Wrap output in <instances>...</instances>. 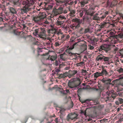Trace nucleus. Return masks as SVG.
Returning a JSON list of instances; mask_svg holds the SVG:
<instances>
[{"label": "nucleus", "mask_w": 123, "mask_h": 123, "mask_svg": "<svg viewBox=\"0 0 123 123\" xmlns=\"http://www.w3.org/2000/svg\"><path fill=\"white\" fill-rule=\"evenodd\" d=\"M81 4V6L82 7H83L84 6L85 4L87 3V1H86L84 0H82L80 2Z\"/></svg>", "instance_id": "24"}, {"label": "nucleus", "mask_w": 123, "mask_h": 123, "mask_svg": "<svg viewBox=\"0 0 123 123\" xmlns=\"http://www.w3.org/2000/svg\"><path fill=\"white\" fill-rule=\"evenodd\" d=\"M81 81L80 79L78 78H74L72 79L68 83V86L70 88L76 87L78 86L80 87V85Z\"/></svg>", "instance_id": "2"}, {"label": "nucleus", "mask_w": 123, "mask_h": 123, "mask_svg": "<svg viewBox=\"0 0 123 123\" xmlns=\"http://www.w3.org/2000/svg\"><path fill=\"white\" fill-rule=\"evenodd\" d=\"M10 10L11 12L13 13H15L16 12L15 9L11 7L10 8Z\"/></svg>", "instance_id": "29"}, {"label": "nucleus", "mask_w": 123, "mask_h": 123, "mask_svg": "<svg viewBox=\"0 0 123 123\" xmlns=\"http://www.w3.org/2000/svg\"><path fill=\"white\" fill-rule=\"evenodd\" d=\"M118 37L120 38L123 40V33H120L118 35Z\"/></svg>", "instance_id": "44"}, {"label": "nucleus", "mask_w": 123, "mask_h": 123, "mask_svg": "<svg viewBox=\"0 0 123 123\" xmlns=\"http://www.w3.org/2000/svg\"><path fill=\"white\" fill-rule=\"evenodd\" d=\"M88 46L89 47V49H93L94 48L93 46H92L90 44Z\"/></svg>", "instance_id": "51"}, {"label": "nucleus", "mask_w": 123, "mask_h": 123, "mask_svg": "<svg viewBox=\"0 0 123 123\" xmlns=\"http://www.w3.org/2000/svg\"><path fill=\"white\" fill-rule=\"evenodd\" d=\"M117 71L120 73L123 72V68H118Z\"/></svg>", "instance_id": "38"}, {"label": "nucleus", "mask_w": 123, "mask_h": 123, "mask_svg": "<svg viewBox=\"0 0 123 123\" xmlns=\"http://www.w3.org/2000/svg\"><path fill=\"white\" fill-rule=\"evenodd\" d=\"M100 59V55H99L96 59V61H98Z\"/></svg>", "instance_id": "54"}, {"label": "nucleus", "mask_w": 123, "mask_h": 123, "mask_svg": "<svg viewBox=\"0 0 123 123\" xmlns=\"http://www.w3.org/2000/svg\"><path fill=\"white\" fill-rule=\"evenodd\" d=\"M95 111L97 112L100 111V105L98 104L93 107Z\"/></svg>", "instance_id": "15"}, {"label": "nucleus", "mask_w": 123, "mask_h": 123, "mask_svg": "<svg viewBox=\"0 0 123 123\" xmlns=\"http://www.w3.org/2000/svg\"><path fill=\"white\" fill-rule=\"evenodd\" d=\"M101 3L103 6L107 7L108 6V0H105V1L102 2Z\"/></svg>", "instance_id": "14"}, {"label": "nucleus", "mask_w": 123, "mask_h": 123, "mask_svg": "<svg viewBox=\"0 0 123 123\" xmlns=\"http://www.w3.org/2000/svg\"><path fill=\"white\" fill-rule=\"evenodd\" d=\"M33 20L36 23H38L39 22L42 21V20L38 16H36L34 17L33 18Z\"/></svg>", "instance_id": "10"}, {"label": "nucleus", "mask_w": 123, "mask_h": 123, "mask_svg": "<svg viewBox=\"0 0 123 123\" xmlns=\"http://www.w3.org/2000/svg\"><path fill=\"white\" fill-rule=\"evenodd\" d=\"M94 14V12L93 11H91V12L88 11V12L87 14L88 15H89L92 16Z\"/></svg>", "instance_id": "43"}, {"label": "nucleus", "mask_w": 123, "mask_h": 123, "mask_svg": "<svg viewBox=\"0 0 123 123\" xmlns=\"http://www.w3.org/2000/svg\"><path fill=\"white\" fill-rule=\"evenodd\" d=\"M107 74V72L106 70L103 69L101 72L100 73V76H103V75H105L106 76V74Z\"/></svg>", "instance_id": "23"}, {"label": "nucleus", "mask_w": 123, "mask_h": 123, "mask_svg": "<svg viewBox=\"0 0 123 123\" xmlns=\"http://www.w3.org/2000/svg\"><path fill=\"white\" fill-rule=\"evenodd\" d=\"M46 1H47L48 3H49V2H52L54 0H45Z\"/></svg>", "instance_id": "64"}, {"label": "nucleus", "mask_w": 123, "mask_h": 123, "mask_svg": "<svg viewBox=\"0 0 123 123\" xmlns=\"http://www.w3.org/2000/svg\"><path fill=\"white\" fill-rule=\"evenodd\" d=\"M107 23L105 22H103L100 23V28H103L105 26Z\"/></svg>", "instance_id": "35"}, {"label": "nucleus", "mask_w": 123, "mask_h": 123, "mask_svg": "<svg viewBox=\"0 0 123 123\" xmlns=\"http://www.w3.org/2000/svg\"><path fill=\"white\" fill-rule=\"evenodd\" d=\"M74 48V46L73 45L71 46H70L69 48L68 49H69L71 50Z\"/></svg>", "instance_id": "58"}, {"label": "nucleus", "mask_w": 123, "mask_h": 123, "mask_svg": "<svg viewBox=\"0 0 123 123\" xmlns=\"http://www.w3.org/2000/svg\"><path fill=\"white\" fill-rule=\"evenodd\" d=\"M102 81L103 82L106 84H110L111 81V80L110 79L106 80H102Z\"/></svg>", "instance_id": "27"}, {"label": "nucleus", "mask_w": 123, "mask_h": 123, "mask_svg": "<svg viewBox=\"0 0 123 123\" xmlns=\"http://www.w3.org/2000/svg\"><path fill=\"white\" fill-rule=\"evenodd\" d=\"M48 116L49 117V118H51V119L49 121H48L49 119L48 118H47L46 119L47 120V123H51L52 121H53V120L51 119V118L53 117H55V114H54L53 116L51 115H48Z\"/></svg>", "instance_id": "16"}, {"label": "nucleus", "mask_w": 123, "mask_h": 123, "mask_svg": "<svg viewBox=\"0 0 123 123\" xmlns=\"http://www.w3.org/2000/svg\"><path fill=\"white\" fill-rule=\"evenodd\" d=\"M123 121V117L121 118L118 120V121L120 122H122Z\"/></svg>", "instance_id": "60"}, {"label": "nucleus", "mask_w": 123, "mask_h": 123, "mask_svg": "<svg viewBox=\"0 0 123 123\" xmlns=\"http://www.w3.org/2000/svg\"><path fill=\"white\" fill-rule=\"evenodd\" d=\"M28 1L29 6L30 8H31V6L35 2V0H28Z\"/></svg>", "instance_id": "17"}, {"label": "nucleus", "mask_w": 123, "mask_h": 123, "mask_svg": "<svg viewBox=\"0 0 123 123\" xmlns=\"http://www.w3.org/2000/svg\"><path fill=\"white\" fill-rule=\"evenodd\" d=\"M65 35H63L61 36V39L62 40H64L65 38Z\"/></svg>", "instance_id": "53"}, {"label": "nucleus", "mask_w": 123, "mask_h": 123, "mask_svg": "<svg viewBox=\"0 0 123 123\" xmlns=\"http://www.w3.org/2000/svg\"><path fill=\"white\" fill-rule=\"evenodd\" d=\"M114 45L109 44L107 45L104 44H102V45L100 46V52L102 53L103 51H102V50H103L106 53L108 52V51L110 50L111 49V47H112L115 46Z\"/></svg>", "instance_id": "4"}, {"label": "nucleus", "mask_w": 123, "mask_h": 123, "mask_svg": "<svg viewBox=\"0 0 123 123\" xmlns=\"http://www.w3.org/2000/svg\"><path fill=\"white\" fill-rule=\"evenodd\" d=\"M64 21H57L56 23V25H62L64 24Z\"/></svg>", "instance_id": "25"}, {"label": "nucleus", "mask_w": 123, "mask_h": 123, "mask_svg": "<svg viewBox=\"0 0 123 123\" xmlns=\"http://www.w3.org/2000/svg\"><path fill=\"white\" fill-rule=\"evenodd\" d=\"M60 70L59 69H56L55 70V72L57 73H58L60 71Z\"/></svg>", "instance_id": "61"}, {"label": "nucleus", "mask_w": 123, "mask_h": 123, "mask_svg": "<svg viewBox=\"0 0 123 123\" xmlns=\"http://www.w3.org/2000/svg\"><path fill=\"white\" fill-rule=\"evenodd\" d=\"M58 118H55V121L56 123H58Z\"/></svg>", "instance_id": "62"}, {"label": "nucleus", "mask_w": 123, "mask_h": 123, "mask_svg": "<svg viewBox=\"0 0 123 123\" xmlns=\"http://www.w3.org/2000/svg\"><path fill=\"white\" fill-rule=\"evenodd\" d=\"M91 30L90 27L89 26L88 28L85 29V33H87L88 32H91Z\"/></svg>", "instance_id": "26"}, {"label": "nucleus", "mask_w": 123, "mask_h": 123, "mask_svg": "<svg viewBox=\"0 0 123 123\" xmlns=\"http://www.w3.org/2000/svg\"><path fill=\"white\" fill-rule=\"evenodd\" d=\"M57 3L56 5H58V4H62V3H63V1H62L61 0H55Z\"/></svg>", "instance_id": "36"}, {"label": "nucleus", "mask_w": 123, "mask_h": 123, "mask_svg": "<svg viewBox=\"0 0 123 123\" xmlns=\"http://www.w3.org/2000/svg\"><path fill=\"white\" fill-rule=\"evenodd\" d=\"M84 65L85 63L82 61L76 63V65L78 66H81Z\"/></svg>", "instance_id": "31"}, {"label": "nucleus", "mask_w": 123, "mask_h": 123, "mask_svg": "<svg viewBox=\"0 0 123 123\" xmlns=\"http://www.w3.org/2000/svg\"><path fill=\"white\" fill-rule=\"evenodd\" d=\"M14 3L15 4L18 6H20L21 5H25L22 8L20 9L21 13L23 14L26 13L28 11L31 10V8H30L29 6L28 0H14Z\"/></svg>", "instance_id": "1"}, {"label": "nucleus", "mask_w": 123, "mask_h": 123, "mask_svg": "<svg viewBox=\"0 0 123 123\" xmlns=\"http://www.w3.org/2000/svg\"><path fill=\"white\" fill-rule=\"evenodd\" d=\"M63 19H66V17L63 15H60L58 18V20H61Z\"/></svg>", "instance_id": "33"}, {"label": "nucleus", "mask_w": 123, "mask_h": 123, "mask_svg": "<svg viewBox=\"0 0 123 123\" xmlns=\"http://www.w3.org/2000/svg\"><path fill=\"white\" fill-rule=\"evenodd\" d=\"M80 43L81 44V46H84L85 48H87V46L86 44V42L84 41H81L80 42Z\"/></svg>", "instance_id": "18"}, {"label": "nucleus", "mask_w": 123, "mask_h": 123, "mask_svg": "<svg viewBox=\"0 0 123 123\" xmlns=\"http://www.w3.org/2000/svg\"><path fill=\"white\" fill-rule=\"evenodd\" d=\"M117 96V93L115 92V93H112L111 95V97H107L108 99L109 100L111 101V97L113 98V100Z\"/></svg>", "instance_id": "8"}, {"label": "nucleus", "mask_w": 123, "mask_h": 123, "mask_svg": "<svg viewBox=\"0 0 123 123\" xmlns=\"http://www.w3.org/2000/svg\"><path fill=\"white\" fill-rule=\"evenodd\" d=\"M108 14V11H106L104 13L103 15H102V16L100 17V20H102L103 19L105 18L106 16V15H107Z\"/></svg>", "instance_id": "21"}, {"label": "nucleus", "mask_w": 123, "mask_h": 123, "mask_svg": "<svg viewBox=\"0 0 123 123\" xmlns=\"http://www.w3.org/2000/svg\"><path fill=\"white\" fill-rule=\"evenodd\" d=\"M76 54V53H72V55H70L69 56L72 57L73 59H75L77 57Z\"/></svg>", "instance_id": "30"}, {"label": "nucleus", "mask_w": 123, "mask_h": 123, "mask_svg": "<svg viewBox=\"0 0 123 123\" xmlns=\"http://www.w3.org/2000/svg\"><path fill=\"white\" fill-rule=\"evenodd\" d=\"M115 36H111L110 38L109 39L108 41L110 42V43L115 44L117 43V39L115 38Z\"/></svg>", "instance_id": "7"}, {"label": "nucleus", "mask_w": 123, "mask_h": 123, "mask_svg": "<svg viewBox=\"0 0 123 123\" xmlns=\"http://www.w3.org/2000/svg\"><path fill=\"white\" fill-rule=\"evenodd\" d=\"M61 92L63 95H67V93L65 92V91H63V89H62V91H61Z\"/></svg>", "instance_id": "52"}, {"label": "nucleus", "mask_w": 123, "mask_h": 123, "mask_svg": "<svg viewBox=\"0 0 123 123\" xmlns=\"http://www.w3.org/2000/svg\"><path fill=\"white\" fill-rule=\"evenodd\" d=\"M72 21L74 22H76L78 24L76 26V27H79L80 26V19L77 18H73L72 20Z\"/></svg>", "instance_id": "13"}, {"label": "nucleus", "mask_w": 123, "mask_h": 123, "mask_svg": "<svg viewBox=\"0 0 123 123\" xmlns=\"http://www.w3.org/2000/svg\"><path fill=\"white\" fill-rule=\"evenodd\" d=\"M65 51L68 54L69 56L71 55H72V53L71 52V50L69 49H67Z\"/></svg>", "instance_id": "28"}, {"label": "nucleus", "mask_w": 123, "mask_h": 123, "mask_svg": "<svg viewBox=\"0 0 123 123\" xmlns=\"http://www.w3.org/2000/svg\"><path fill=\"white\" fill-rule=\"evenodd\" d=\"M77 115L75 113H72L69 114L67 117L66 120L68 122L72 120H76L77 119Z\"/></svg>", "instance_id": "5"}, {"label": "nucleus", "mask_w": 123, "mask_h": 123, "mask_svg": "<svg viewBox=\"0 0 123 123\" xmlns=\"http://www.w3.org/2000/svg\"><path fill=\"white\" fill-rule=\"evenodd\" d=\"M117 95V96H119L120 97L123 98V92H118Z\"/></svg>", "instance_id": "39"}, {"label": "nucleus", "mask_w": 123, "mask_h": 123, "mask_svg": "<svg viewBox=\"0 0 123 123\" xmlns=\"http://www.w3.org/2000/svg\"><path fill=\"white\" fill-rule=\"evenodd\" d=\"M92 100L91 99H87L86 100H85L82 102H81V101H81V103H86L87 102L86 101H88V102H89L90 101Z\"/></svg>", "instance_id": "47"}, {"label": "nucleus", "mask_w": 123, "mask_h": 123, "mask_svg": "<svg viewBox=\"0 0 123 123\" xmlns=\"http://www.w3.org/2000/svg\"><path fill=\"white\" fill-rule=\"evenodd\" d=\"M56 31V30L54 27L52 28L51 29L49 30L48 31V32L49 33L53 34L55 33Z\"/></svg>", "instance_id": "22"}, {"label": "nucleus", "mask_w": 123, "mask_h": 123, "mask_svg": "<svg viewBox=\"0 0 123 123\" xmlns=\"http://www.w3.org/2000/svg\"><path fill=\"white\" fill-rule=\"evenodd\" d=\"M64 54H61L60 55V58L61 59H62L63 60L65 61V59L63 57Z\"/></svg>", "instance_id": "50"}, {"label": "nucleus", "mask_w": 123, "mask_h": 123, "mask_svg": "<svg viewBox=\"0 0 123 123\" xmlns=\"http://www.w3.org/2000/svg\"><path fill=\"white\" fill-rule=\"evenodd\" d=\"M74 106V104L73 102L72 101L71 102L69 106V107L70 108H72Z\"/></svg>", "instance_id": "49"}, {"label": "nucleus", "mask_w": 123, "mask_h": 123, "mask_svg": "<svg viewBox=\"0 0 123 123\" xmlns=\"http://www.w3.org/2000/svg\"><path fill=\"white\" fill-rule=\"evenodd\" d=\"M122 110V108L121 107H119L117 109V112H119L120 110Z\"/></svg>", "instance_id": "55"}, {"label": "nucleus", "mask_w": 123, "mask_h": 123, "mask_svg": "<svg viewBox=\"0 0 123 123\" xmlns=\"http://www.w3.org/2000/svg\"><path fill=\"white\" fill-rule=\"evenodd\" d=\"M107 121V119H104L100 120V123H106Z\"/></svg>", "instance_id": "40"}, {"label": "nucleus", "mask_w": 123, "mask_h": 123, "mask_svg": "<svg viewBox=\"0 0 123 123\" xmlns=\"http://www.w3.org/2000/svg\"><path fill=\"white\" fill-rule=\"evenodd\" d=\"M93 101V102L94 103V104L95 105L98 104L99 103V102L97 99H95Z\"/></svg>", "instance_id": "46"}, {"label": "nucleus", "mask_w": 123, "mask_h": 123, "mask_svg": "<svg viewBox=\"0 0 123 123\" xmlns=\"http://www.w3.org/2000/svg\"><path fill=\"white\" fill-rule=\"evenodd\" d=\"M93 40L94 42H97L98 41V39L96 38H94L93 39Z\"/></svg>", "instance_id": "57"}, {"label": "nucleus", "mask_w": 123, "mask_h": 123, "mask_svg": "<svg viewBox=\"0 0 123 123\" xmlns=\"http://www.w3.org/2000/svg\"><path fill=\"white\" fill-rule=\"evenodd\" d=\"M39 17L42 20V21L43 19L46 18V15L44 12H43L40 14V15H39Z\"/></svg>", "instance_id": "12"}, {"label": "nucleus", "mask_w": 123, "mask_h": 123, "mask_svg": "<svg viewBox=\"0 0 123 123\" xmlns=\"http://www.w3.org/2000/svg\"><path fill=\"white\" fill-rule=\"evenodd\" d=\"M70 37L69 35H65V38L64 40H68Z\"/></svg>", "instance_id": "48"}, {"label": "nucleus", "mask_w": 123, "mask_h": 123, "mask_svg": "<svg viewBox=\"0 0 123 123\" xmlns=\"http://www.w3.org/2000/svg\"><path fill=\"white\" fill-rule=\"evenodd\" d=\"M92 18L93 19L95 20H98L99 19V17H98L97 16H95V15H94Z\"/></svg>", "instance_id": "42"}, {"label": "nucleus", "mask_w": 123, "mask_h": 123, "mask_svg": "<svg viewBox=\"0 0 123 123\" xmlns=\"http://www.w3.org/2000/svg\"><path fill=\"white\" fill-rule=\"evenodd\" d=\"M57 56L56 55H55L50 56L49 55V58L51 61H54L57 58Z\"/></svg>", "instance_id": "20"}, {"label": "nucleus", "mask_w": 123, "mask_h": 123, "mask_svg": "<svg viewBox=\"0 0 123 123\" xmlns=\"http://www.w3.org/2000/svg\"><path fill=\"white\" fill-rule=\"evenodd\" d=\"M94 77H98L100 76V73L98 72H97L94 73Z\"/></svg>", "instance_id": "41"}, {"label": "nucleus", "mask_w": 123, "mask_h": 123, "mask_svg": "<svg viewBox=\"0 0 123 123\" xmlns=\"http://www.w3.org/2000/svg\"><path fill=\"white\" fill-rule=\"evenodd\" d=\"M68 75L67 73H64L63 74H61L59 76V77H67Z\"/></svg>", "instance_id": "34"}, {"label": "nucleus", "mask_w": 123, "mask_h": 123, "mask_svg": "<svg viewBox=\"0 0 123 123\" xmlns=\"http://www.w3.org/2000/svg\"><path fill=\"white\" fill-rule=\"evenodd\" d=\"M114 49V52H115V53H116V52L117 50H118V48H117L115 47Z\"/></svg>", "instance_id": "59"}, {"label": "nucleus", "mask_w": 123, "mask_h": 123, "mask_svg": "<svg viewBox=\"0 0 123 123\" xmlns=\"http://www.w3.org/2000/svg\"><path fill=\"white\" fill-rule=\"evenodd\" d=\"M42 28H39L35 30L34 32L33 33L34 35H38L39 37L44 39L46 35L44 30L42 31Z\"/></svg>", "instance_id": "3"}, {"label": "nucleus", "mask_w": 123, "mask_h": 123, "mask_svg": "<svg viewBox=\"0 0 123 123\" xmlns=\"http://www.w3.org/2000/svg\"><path fill=\"white\" fill-rule=\"evenodd\" d=\"M55 15H56L58 14H62L63 12V7L60 6L57 9L55 8L53 10Z\"/></svg>", "instance_id": "6"}, {"label": "nucleus", "mask_w": 123, "mask_h": 123, "mask_svg": "<svg viewBox=\"0 0 123 123\" xmlns=\"http://www.w3.org/2000/svg\"><path fill=\"white\" fill-rule=\"evenodd\" d=\"M86 110L85 111H81V113H84L85 115H86Z\"/></svg>", "instance_id": "56"}, {"label": "nucleus", "mask_w": 123, "mask_h": 123, "mask_svg": "<svg viewBox=\"0 0 123 123\" xmlns=\"http://www.w3.org/2000/svg\"><path fill=\"white\" fill-rule=\"evenodd\" d=\"M61 42H56L55 43V45L56 47L59 46L61 45Z\"/></svg>", "instance_id": "37"}, {"label": "nucleus", "mask_w": 123, "mask_h": 123, "mask_svg": "<svg viewBox=\"0 0 123 123\" xmlns=\"http://www.w3.org/2000/svg\"><path fill=\"white\" fill-rule=\"evenodd\" d=\"M118 101H117L115 102V104L116 105H119L123 103V99L121 98H118Z\"/></svg>", "instance_id": "9"}, {"label": "nucleus", "mask_w": 123, "mask_h": 123, "mask_svg": "<svg viewBox=\"0 0 123 123\" xmlns=\"http://www.w3.org/2000/svg\"><path fill=\"white\" fill-rule=\"evenodd\" d=\"M75 11L74 10H72L71 12L70 13L74 14L75 13Z\"/></svg>", "instance_id": "63"}, {"label": "nucleus", "mask_w": 123, "mask_h": 123, "mask_svg": "<svg viewBox=\"0 0 123 123\" xmlns=\"http://www.w3.org/2000/svg\"><path fill=\"white\" fill-rule=\"evenodd\" d=\"M117 3V2L116 0H113L110 5L111 7H112L113 6H115Z\"/></svg>", "instance_id": "19"}, {"label": "nucleus", "mask_w": 123, "mask_h": 123, "mask_svg": "<svg viewBox=\"0 0 123 123\" xmlns=\"http://www.w3.org/2000/svg\"><path fill=\"white\" fill-rule=\"evenodd\" d=\"M86 70L82 69V74H83L84 75H85L86 74Z\"/></svg>", "instance_id": "45"}, {"label": "nucleus", "mask_w": 123, "mask_h": 123, "mask_svg": "<svg viewBox=\"0 0 123 123\" xmlns=\"http://www.w3.org/2000/svg\"><path fill=\"white\" fill-rule=\"evenodd\" d=\"M77 70L73 71H71L69 72L70 75L71 76H73L77 73Z\"/></svg>", "instance_id": "32"}, {"label": "nucleus", "mask_w": 123, "mask_h": 123, "mask_svg": "<svg viewBox=\"0 0 123 123\" xmlns=\"http://www.w3.org/2000/svg\"><path fill=\"white\" fill-rule=\"evenodd\" d=\"M100 54V60L104 61L105 62H107L109 61L110 58L109 57H105Z\"/></svg>", "instance_id": "11"}]
</instances>
